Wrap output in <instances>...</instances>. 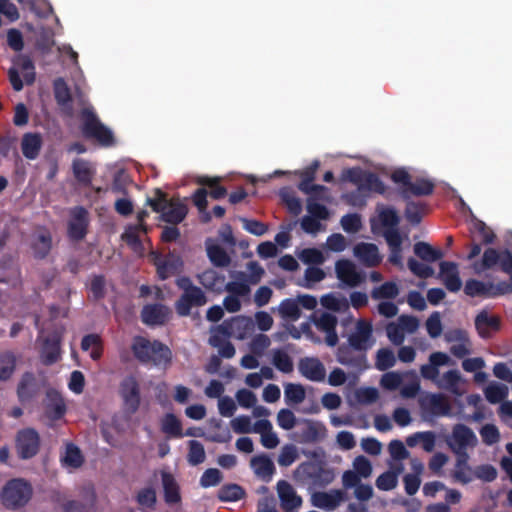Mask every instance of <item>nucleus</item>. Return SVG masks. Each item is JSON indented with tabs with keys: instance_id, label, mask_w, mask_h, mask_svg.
Wrapping results in <instances>:
<instances>
[{
	"instance_id": "nucleus-1",
	"label": "nucleus",
	"mask_w": 512,
	"mask_h": 512,
	"mask_svg": "<svg viewBox=\"0 0 512 512\" xmlns=\"http://www.w3.org/2000/svg\"><path fill=\"white\" fill-rule=\"evenodd\" d=\"M131 351L134 358L141 364L167 367L172 362V351L159 340L150 341L137 335L132 339Z\"/></svg>"
},
{
	"instance_id": "nucleus-2",
	"label": "nucleus",
	"mask_w": 512,
	"mask_h": 512,
	"mask_svg": "<svg viewBox=\"0 0 512 512\" xmlns=\"http://www.w3.org/2000/svg\"><path fill=\"white\" fill-rule=\"evenodd\" d=\"M147 204L154 212L161 213V219L169 224L181 223L188 213L187 206L179 199H168L167 193L157 188L153 198H147Z\"/></svg>"
},
{
	"instance_id": "nucleus-3",
	"label": "nucleus",
	"mask_w": 512,
	"mask_h": 512,
	"mask_svg": "<svg viewBox=\"0 0 512 512\" xmlns=\"http://www.w3.org/2000/svg\"><path fill=\"white\" fill-rule=\"evenodd\" d=\"M341 180L357 186L358 192H375L383 195L386 191L384 182L373 172L360 167H352L342 171Z\"/></svg>"
},
{
	"instance_id": "nucleus-4",
	"label": "nucleus",
	"mask_w": 512,
	"mask_h": 512,
	"mask_svg": "<svg viewBox=\"0 0 512 512\" xmlns=\"http://www.w3.org/2000/svg\"><path fill=\"white\" fill-rule=\"evenodd\" d=\"M500 266L503 273L507 274L512 281V252L508 249L498 251L495 248L485 249L482 258L472 263L473 271L480 275L484 271Z\"/></svg>"
},
{
	"instance_id": "nucleus-5",
	"label": "nucleus",
	"mask_w": 512,
	"mask_h": 512,
	"mask_svg": "<svg viewBox=\"0 0 512 512\" xmlns=\"http://www.w3.org/2000/svg\"><path fill=\"white\" fill-rule=\"evenodd\" d=\"M81 119L82 133L86 138L95 139L105 147L115 143L112 131L99 120L93 110L84 108L81 111Z\"/></svg>"
},
{
	"instance_id": "nucleus-6",
	"label": "nucleus",
	"mask_w": 512,
	"mask_h": 512,
	"mask_svg": "<svg viewBox=\"0 0 512 512\" xmlns=\"http://www.w3.org/2000/svg\"><path fill=\"white\" fill-rule=\"evenodd\" d=\"M32 496L31 485L23 479H12L1 492L2 503L6 508L17 509L28 503Z\"/></svg>"
},
{
	"instance_id": "nucleus-7",
	"label": "nucleus",
	"mask_w": 512,
	"mask_h": 512,
	"mask_svg": "<svg viewBox=\"0 0 512 512\" xmlns=\"http://www.w3.org/2000/svg\"><path fill=\"white\" fill-rule=\"evenodd\" d=\"M14 67L8 70V79L12 85V88L19 92L23 89V80L20 77L19 69L24 72V81L27 85H31L35 82L36 72L35 65L30 56L25 54H19L13 59Z\"/></svg>"
},
{
	"instance_id": "nucleus-8",
	"label": "nucleus",
	"mask_w": 512,
	"mask_h": 512,
	"mask_svg": "<svg viewBox=\"0 0 512 512\" xmlns=\"http://www.w3.org/2000/svg\"><path fill=\"white\" fill-rule=\"evenodd\" d=\"M15 448L18 457L23 460L36 456L40 449V436L34 428H24L17 432Z\"/></svg>"
},
{
	"instance_id": "nucleus-9",
	"label": "nucleus",
	"mask_w": 512,
	"mask_h": 512,
	"mask_svg": "<svg viewBox=\"0 0 512 512\" xmlns=\"http://www.w3.org/2000/svg\"><path fill=\"white\" fill-rule=\"evenodd\" d=\"M69 220L67 225V234L72 241H82L89 227V212L83 206H75L69 210Z\"/></svg>"
},
{
	"instance_id": "nucleus-10",
	"label": "nucleus",
	"mask_w": 512,
	"mask_h": 512,
	"mask_svg": "<svg viewBox=\"0 0 512 512\" xmlns=\"http://www.w3.org/2000/svg\"><path fill=\"white\" fill-rule=\"evenodd\" d=\"M297 471L301 473L311 483L320 488H324L333 482L335 474L332 469L326 468L313 462H304L300 464Z\"/></svg>"
},
{
	"instance_id": "nucleus-11",
	"label": "nucleus",
	"mask_w": 512,
	"mask_h": 512,
	"mask_svg": "<svg viewBox=\"0 0 512 512\" xmlns=\"http://www.w3.org/2000/svg\"><path fill=\"white\" fill-rule=\"evenodd\" d=\"M477 442L473 430L460 423L453 426L451 435L447 439V444L452 452L467 450L469 447L473 448L477 445Z\"/></svg>"
},
{
	"instance_id": "nucleus-12",
	"label": "nucleus",
	"mask_w": 512,
	"mask_h": 512,
	"mask_svg": "<svg viewBox=\"0 0 512 512\" xmlns=\"http://www.w3.org/2000/svg\"><path fill=\"white\" fill-rule=\"evenodd\" d=\"M120 395L127 412L134 414L140 406V387L134 376L124 378L120 384Z\"/></svg>"
},
{
	"instance_id": "nucleus-13",
	"label": "nucleus",
	"mask_w": 512,
	"mask_h": 512,
	"mask_svg": "<svg viewBox=\"0 0 512 512\" xmlns=\"http://www.w3.org/2000/svg\"><path fill=\"white\" fill-rule=\"evenodd\" d=\"M233 325H236L237 328H249L252 325V320L247 317L237 316L233 317L231 321H224L216 327L214 334L210 337V345L219 348L223 343L227 342L226 338L230 337L233 333Z\"/></svg>"
},
{
	"instance_id": "nucleus-14",
	"label": "nucleus",
	"mask_w": 512,
	"mask_h": 512,
	"mask_svg": "<svg viewBox=\"0 0 512 512\" xmlns=\"http://www.w3.org/2000/svg\"><path fill=\"white\" fill-rule=\"evenodd\" d=\"M208 299L200 287H195L182 293L175 303V309L179 316L186 317L191 313L192 307H201L207 303Z\"/></svg>"
},
{
	"instance_id": "nucleus-15",
	"label": "nucleus",
	"mask_w": 512,
	"mask_h": 512,
	"mask_svg": "<svg viewBox=\"0 0 512 512\" xmlns=\"http://www.w3.org/2000/svg\"><path fill=\"white\" fill-rule=\"evenodd\" d=\"M372 333V324L365 320H359L356 324L355 332L351 333L348 337V345L357 352L365 354L371 346Z\"/></svg>"
},
{
	"instance_id": "nucleus-16",
	"label": "nucleus",
	"mask_w": 512,
	"mask_h": 512,
	"mask_svg": "<svg viewBox=\"0 0 512 512\" xmlns=\"http://www.w3.org/2000/svg\"><path fill=\"white\" fill-rule=\"evenodd\" d=\"M44 412L45 416L52 421L60 420L66 413L65 401L55 389H49L46 392Z\"/></svg>"
},
{
	"instance_id": "nucleus-17",
	"label": "nucleus",
	"mask_w": 512,
	"mask_h": 512,
	"mask_svg": "<svg viewBox=\"0 0 512 512\" xmlns=\"http://www.w3.org/2000/svg\"><path fill=\"white\" fill-rule=\"evenodd\" d=\"M169 314V308L163 304H147L141 310V321L148 326H160L168 321Z\"/></svg>"
},
{
	"instance_id": "nucleus-18",
	"label": "nucleus",
	"mask_w": 512,
	"mask_h": 512,
	"mask_svg": "<svg viewBox=\"0 0 512 512\" xmlns=\"http://www.w3.org/2000/svg\"><path fill=\"white\" fill-rule=\"evenodd\" d=\"M313 322L317 329L324 332L326 334L325 343L329 347H334L337 345L339 338L336 332V327L338 324V319L335 315L323 312L320 314L318 318H314Z\"/></svg>"
},
{
	"instance_id": "nucleus-19",
	"label": "nucleus",
	"mask_w": 512,
	"mask_h": 512,
	"mask_svg": "<svg viewBox=\"0 0 512 512\" xmlns=\"http://www.w3.org/2000/svg\"><path fill=\"white\" fill-rule=\"evenodd\" d=\"M298 369L301 375L310 381L322 382L325 380V367L316 357H305L300 359Z\"/></svg>"
},
{
	"instance_id": "nucleus-20",
	"label": "nucleus",
	"mask_w": 512,
	"mask_h": 512,
	"mask_svg": "<svg viewBox=\"0 0 512 512\" xmlns=\"http://www.w3.org/2000/svg\"><path fill=\"white\" fill-rule=\"evenodd\" d=\"M355 351L350 345L342 344L337 348L336 359L342 365L363 370L367 366L366 354Z\"/></svg>"
},
{
	"instance_id": "nucleus-21",
	"label": "nucleus",
	"mask_w": 512,
	"mask_h": 512,
	"mask_svg": "<svg viewBox=\"0 0 512 512\" xmlns=\"http://www.w3.org/2000/svg\"><path fill=\"white\" fill-rule=\"evenodd\" d=\"M335 272L337 278L350 287L358 286L363 277L357 271L355 264L348 259H340L335 263Z\"/></svg>"
},
{
	"instance_id": "nucleus-22",
	"label": "nucleus",
	"mask_w": 512,
	"mask_h": 512,
	"mask_svg": "<svg viewBox=\"0 0 512 512\" xmlns=\"http://www.w3.org/2000/svg\"><path fill=\"white\" fill-rule=\"evenodd\" d=\"M53 92L57 105L70 116L73 112V97L64 78L58 77L53 81Z\"/></svg>"
},
{
	"instance_id": "nucleus-23",
	"label": "nucleus",
	"mask_w": 512,
	"mask_h": 512,
	"mask_svg": "<svg viewBox=\"0 0 512 512\" xmlns=\"http://www.w3.org/2000/svg\"><path fill=\"white\" fill-rule=\"evenodd\" d=\"M61 355V336L55 332L45 338L40 352L41 362L50 366L60 359Z\"/></svg>"
},
{
	"instance_id": "nucleus-24",
	"label": "nucleus",
	"mask_w": 512,
	"mask_h": 512,
	"mask_svg": "<svg viewBox=\"0 0 512 512\" xmlns=\"http://www.w3.org/2000/svg\"><path fill=\"white\" fill-rule=\"evenodd\" d=\"M277 491L281 506L286 512H292L301 506L302 498L297 495L295 489L289 482L280 480L277 483Z\"/></svg>"
},
{
	"instance_id": "nucleus-25",
	"label": "nucleus",
	"mask_w": 512,
	"mask_h": 512,
	"mask_svg": "<svg viewBox=\"0 0 512 512\" xmlns=\"http://www.w3.org/2000/svg\"><path fill=\"white\" fill-rule=\"evenodd\" d=\"M354 256L366 267H375L380 264L382 258L377 245L361 242L354 246Z\"/></svg>"
},
{
	"instance_id": "nucleus-26",
	"label": "nucleus",
	"mask_w": 512,
	"mask_h": 512,
	"mask_svg": "<svg viewBox=\"0 0 512 512\" xmlns=\"http://www.w3.org/2000/svg\"><path fill=\"white\" fill-rule=\"evenodd\" d=\"M421 407L434 416L448 415L451 409L448 399L440 393L428 394L421 400Z\"/></svg>"
},
{
	"instance_id": "nucleus-27",
	"label": "nucleus",
	"mask_w": 512,
	"mask_h": 512,
	"mask_svg": "<svg viewBox=\"0 0 512 512\" xmlns=\"http://www.w3.org/2000/svg\"><path fill=\"white\" fill-rule=\"evenodd\" d=\"M344 499L345 493L342 490L315 492L311 498L313 506L326 511L336 509Z\"/></svg>"
},
{
	"instance_id": "nucleus-28",
	"label": "nucleus",
	"mask_w": 512,
	"mask_h": 512,
	"mask_svg": "<svg viewBox=\"0 0 512 512\" xmlns=\"http://www.w3.org/2000/svg\"><path fill=\"white\" fill-rule=\"evenodd\" d=\"M39 393V385L32 372H25L17 387V395L21 403L31 401Z\"/></svg>"
},
{
	"instance_id": "nucleus-29",
	"label": "nucleus",
	"mask_w": 512,
	"mask_h": 512,
	"mask_svg": "<svg viewBox=\"0 0 512 512\" xmlns=\"http://www.w3.org/2000/svg\"><path fill=\"white\" fill-rule=\"evenodd\" d=\"M440 276L446 289L450 292H458L461 289L462 282L454 262L443 261L440 263Z\"/></svg>"
},
{
	"instance_id": "nucleus-30",
	"label": "nucleus",
	"mask_w": 512,
	"mask_h": 512,
	"mask_svg": "<svg viewBox=\"0 0 512 512\" xmlns=\"http://www.w3.org/2000/svg\"><path fill=\"white\" fill-rule=\"evenodd\" d=\"M501 322L498 316L489 315L487 311L482 310L475 318V328L481 338H488L491 332L500 329Z\"/></svg>"
},
{
	"instance_id": "nucleus-31",
	"label": "nucleus",
	"mask_w": 512,
	"mask_h": 512,
	"mask_svg": "<svg viewBox=\"0 0 512 512\" xmlns=\"http://www.w3.org/2000/svg\"><path fill=\"white\" fill-rule=\"evenodd\" d=\"M42 145L43 140L40 133H25L21 140L22 154L25 158L29 160H34L39 156Z\"/></svg>"
},
{
	"instance_id": "nucleus-32",
	"label": "nucleus",
	"mask_w": 512,
	"mask_h": 512,
	"mask_svg": "<svg viewBox=\"0 0 512 512\" xmlns=\"http://www.w3.org/2000/svg\"><path fill=\"white\" fill-rule=\"evenodd\" d=\"M72 171L75 179L82 186L89 187L92 184L95 169L89 161L82 158L74 159L72 162Z\"/></svg>"
},
{
	"instance_id": "nucleus-33",
	"label": "nucleus",
	"mask_w": 512,
	"mask_h": 512,
	"mask_svg": "<svg viewBox=\"0 0 512 512\" xmlns=\"http://www.w3.org/2000/svg\"><path fill=\"white\" fill-rule=\"evenodd\" d=\"M183 265L181 258L169 253L162 261L156 263L157 274L161 280H166L179 273Z\"/></svg>"
},
{
	"instance_id": "nucleus-34",
	"label": "nucleus",
	"mask_w": 512,
	"mask_h": 512,
	"mask_svg": "<svg viewBox=\"0 0 512 512\" xmlns=\"http://www.w3.org/2000/svg\"><path fill=\"white\" fill-rule=\"evenodd\" d=\"M199 283L208 291L220 294L224 291L225 276L213 269H207L198 276Z\"/></svg>"
},
{
	"instance_id": "nucleus-35",
	"label": "nucleus",
	"mask_w": 512,
	"mask_h": 512,
	"mask_svg": "<svg viewBox=\"0 0 512 512\" xmlns=\"http://www.w3.org/2000/svg\"><path fill=\"white\" fill-rule=\"evenodd\" d=\"M435 184L432 180L427 178H416L411 181L408 189H402L401 194L404 199H408L410 195L413 196H429L434 192Z\"/></svg>"
},
{
	"instance_id": "nucleus-36",
	"label": "nucleus",
	"mask_w": 512,
	"mask_h": 512,
	"mask_svg": "<svg viewBox=\"0 0 512 512\" xmlns=\"http://www.w3.org/2000/svg\"><path fill=\"white\" fill-rule=\"evenodd\" d=\"M162 485L164 490V500L167 504H177L181 500L180 488L174 476L169 472H162Z\"/></svg>"
},
{
	"instance_id": "nucleus-37",
	"label": "nucleus",
	"mask_w": 512,
	"mask_h": 512,
	"mask_svg": "<svg viewBox=\"0 0 512 512\" xmlns=\"http://www.w3.org/2000/svg\"><path fill=\"white\" fill-rule=\"evenodd\" d=\"M251 466L257 476L264 480H270L275 473L273 461L266 455L255 456L251 460Z\"/></svg>"
},
{
	"instance_id": "nucleus-38",
	"label": "nucleus",
	"mask_w": 512,
	"mask_h": 512,
	"mask_svg": "<svg viewBox=\"0 0 512 512\" xmlns=\"http://www.w3.org/2000/svg\"><path fill=\"white\" fill-rule=\"evenodd\" d=\"M414 253L424 262L433 263L443 258L444 254L441 249L434 248L427 242L419 241L414 244Z\"/></svg>"
},
{
	"instance_id": "nucleus-39",
	"label": "nucleus",
	"mask_w": 512,
	"mask_h": 512,
	"mask_svg": "<svg viewBox=\"0 0 512 512\" xmlns=\"http://www.w3.org/2000/svg\"><path fill=\"white\" fill-rule=\"evenodd\" d=\"M491 288L492 282L468 279L464 286V293L469 297L491 298Z\"/></svg>"
},
{
	"instance_id": "nucleus-40",
	"label": "nucleus",
	"mask_w": 512,
	"mask_h": 512,
	"mask_svg": "<svg viewBox=\"0 0 512 512\" xmlns=\"http://www.w3.org/2000/svg\"><path fill=\"white\" fill-rule=\"evenodd\" d=\"M81 349L83 351L92 349L90 357L95 361L99 360L103 354V341L100 335L95 333L85 335L81 340Z\"/></svg>"
},
{
	"instance_id": "nucleus-41",
	"label": "nucleus",
	"mask_w": 512,
	"mask_h": 512,
	"mask_svg": "<svg viewBox=\"0 0 512 512\" xmlns=\"http://www.w3.org/2000/svg\"><path fill=\"white\" fill-rule=\"evenodd\" d=\"M31 248L35 258H46L52 248L51 235L48 232L39 234L33 241Z\"/></svg>"
},
{
	"instance_id": "nucleus-42",
	"label": "nucleus",
	"mask_w": 512,
	"mask_h": 512,
	"mask_svg": "<svg viewBox=\"0 0 512 512\" xmlns=\"http://www.w3.org/2000/svg\"><path fill=\"white\" fill-rule=\"evenodd\" d=\"M207 256L215 267H227L231 258L226 250L218 244H209L206 246Z\"/></svg>"
},
{
	"instance_id": "nucleus-43",
	"label": "nucleus",
	"mask_w": 512,
	"mask_h": 512,
	"mask_svg": "<svg viewBox=\"0 0 512 512\" xmlns=\"http://www.w3.org/2000/svg\"><path fill=\"white\" fill-rule=\"evenodd\" d=\"M161 430L163 433L174 438L183 437L182 424L173 413L165 414L161 421Z\"/></svg>"
},
{
	"instance_id": "nucleus-44",
	"label": "nucleus",
	"mask_w": 512,
	"mask_h": 512,
	"mask_svg": "<svg viewBox=\"0 0 512 512\" xmlns=\"http://www.w3.org/2000/svg\"><path fill=\"white\" fill-rule=\"evenodd\" d=\"M245 496V490L238 484H225L217 493V497L221 502H235L241 500Z\"/></svg>"
},
{
	"instance_id": "nucleus-45",
	"label": "nucleus",
	"mask_w": 512,
	"mask_h": 512,
	"mask_svg": "<svg viewBox=\"0 0 512 512\" xmlns=\"http://www.w3.org/2000/svg\"><path fill=\"white\" fill-rule=\"evenodd\" d=\"M272 363L278 371L285 374L291 373L294 369L292 358L288 355L287 352L281 349H276L273 351Z\"/></svg>"
},
{
	"instance_id": "nucleus-46",
	"label": "nucleus",
	"mask_w": 512,
	"mask_h": 512,
	"mask_svg": "<svg viewBox=\"0 0 512 512\" xmlns=\"http://www.w3.org/2000/svg\"><path fill=\"white\" fill-rule=\"evenodd\" d=\"M64 466L77 469L84 463V457L81 450L74 444L70 443L66 446V452L61 459Z\"/></svg>"
},
{
	"instance_id": "nucleus-47",
	"label": "nucleus",
	"mask_w": 512,
	"mask_h": 512,
	"mask_svg": "<svg viewBox=\"0 0 512 512\" xmlns=\"http://www.w3.org/2000/svg\"><path fill=\"white\" fill-rule=\"evenodd\" d=\"M472 236H476V241L482 244H492L495 240L494 232L486 226L483 221L477 220L473 223L471 229Z\"/></svg>"
},
{
	"instance_id": "nucleus-48",
	"label": "nucleus",
	"mask_w": 512,
	"mask_h": 512,
	"mask_svg": "<svg viewBox=\"0 0 512 512\" xmlns=\"http://www.w3.org/2000/svg\"><path fill=\"white\" fill-rule=\"evenodd\" d=\"M279 314L286 320L296 321L301 316V310L297 300L287 298L279 305Z\"/></svg>"
},
{
	"instance_id": "nucleus-49",
	"label": "nucleus",
	"mask_w": 512,
	"mask_h": 512,
	"mask_svg": "<svg viewBox=\"0 0 512 512\" xmlns=\"http://www.w3.org/2000/svg\"><path fill=\"white\" fill-rule=\"evenodd\" d=\"M16 368V357L14 353L7 351L0 354V380L6 381L11 378Z\"/></svg>"
},
{
	"instance_id": "nucleus-50",
	"label": "nucleus",
	"mask_w": 512,
	"mask_h": 512,
	"mask_svg": "<svg viewBox=\"0 0 512 512\" xmlns=\"http://www.w3.org/2000/svg\"><path fill=\"white\" fill-rule=\"evenodd\" d=\"M148 226L145 223L129 226L122 234V239L131 247H140L141 239L139 232L147 233Z\"/></svg>"
},
{
	"instance_id": "nucleus-51",
	"label": "nucleus",
	"mask_w": 512,
	"mask_h": 512,
	"mask_svg": "<svg viewBox=\"0 0 512 512\" xmlns=\"http://www.w3.org/2000/svg\"><path fill=\"white\" fill-rule=\"evenodd\" d=\"M399 294V288L395 282L387 281L382 285L373 288L371 297L375 300L378 299H394Z\"/></svg>"
},
{
	"instance_id": "nucleus-52",
	"label": "nucleus",
	"mask_w": 512,
	"mask_h": 512,
	"mask_svg": "<svg viewBox=\"0 0 512 512\" xmlns=\"http://www.w3.org/2000/svg\"><path fill=\"white\" fill-rule=\"evenodd\" d=\"M220 178L201 177L198 183L210 189L209 195L215 200H220L227 195V189L220 185Z\"/></svg>"
},
{
	"instance_id": "nucleus-53",
	"label": "nucleus",
	"mask_w": 512,
	"mask_h": 512,
	"mask_svg": "<svg viewBox=\"0 0 512 512\" xmlns=\"http://www.w3.org/2000/svg\"><path fill=\"white\" fill-rule=\"evenodd\" d=\"M484 393L488 402L496 404L508 396V387L504 384L492 383L486 387Z\"/></svg>"
},
{
	"instance_id": "nucleus-54",
	"label": "nucleus",
	"mask_w": 512,
	"mask_h": 512,
	"mask_svg": "<svg viewBox=\"0 0 512 512\" xmlns=\"http://www.w3.org/2000/svg\"><path fill=\"white\" fill-rule=\"evenodd\" d=\"M378 217L385 229L398 228L400 217L393 207H382L378 212Z\"/></svg>"
},
{
	"instance_id": "nucleus-55",
	"label": "nucleus",
	"mask_w": 512,
	"mask_h": 512,
	"mask_svg": "<svg viewBox=\"0 0 512 512\" xmlns=\"http://www.w3.org/2000/svg\"><path fill=\"white\" fill-rule=\"evenodd\" d=\"M396 363V358L392 350L381 348L376 353L375 366L379 371H386L392 368Z\"/></svg>"
},
{
	"instance_id": "nucleus-56",
	"label": "nucleus",
	"mask_w": 512,
	"mask_h": 512,
	"mask_svg": "<svg viewBox=\"0 0 512 512\" xmlns=\"http://www.w3.org/2000/svg\"><path fill=\"white\" fill-rule=\"evenodd\" d=\"M189 446V452H188V462L193 465L197 466L205 461L206 454L204 446L201 442L197 440H190L188 442Z\"/></svg>"
},
{
	"instance_id": "nucleus-57",
	"label": "nucleus",
	"mask_w": 512,
	"mask_h": 512,
	"mask_svg": "<svg viewBox=\"0 0 512 512\" xmlns=\"http://www.w3.org/2000/svg\"><path fill=\"white\" fill-rule=\"evenodd\" d=\"M247 268L250 274L247 275L244 272H239L237 279L247 280L252 285L258 284L265 273L264 268L256 261L249 262Z\"/></svg>"
},
{
	"instance_id": "nucleus-58",
	"label": "nucleus",
	"mask_w": 512,
	"mask_h": 512,
	"mask_svg": "<svg viewBox=\"0 0 512 512\" xmlns=\"http://www.w3.org/2000/svg\"><path fill=\"white\" fill-rule=\"evenodd\" d=\"M224 291L229 295L235 297H246L250 294V283L247 280L238 279L237 281H230L224 285Z\"/></svg>"
},
{
	"instance_id": "nucleus-59",
	"label": "nucleus",
	"mask_w": 512,
	"mask_h": 512,
	"mask_svg": "<svg viewBox=\"0 0 512 512\" xmlns=\"http://www.w3.org/2000/svg\"><path fill=\"white\" fill-rule=\"evenodd\" d=\"M286 401L293 404H300L306 397V392L301 384L288 383L284 389Z\"/></svg>"
},
{
	"instance_id": "nucleus-60",
	"label": "nucleus",
	"mask_w": 512,
	"mask_h": 512,
	"mask_svg": "<svg viewBox=\"0 0 512 512\" xmlns=\"http://www.w3.org/2000/svg\"><path fill=\"white\" fill-rule=\"evenodd\" d=\"M280 196L282 201L287 206L288 211L297 216L302 211V204L298 197L295 196L294 192L288 190V189H282L280 191Z\"/></svg>"
},
{
	"instance_id": "nucleus-61",
	"label": "nucleus",
	"mask_w": 512,
	"mask_h": 512,
	"mask_svg": "<svg viewBox=\"0 0 512 512\" xmlns=\"http://www.w3.org/2000/svg\"><path fill=\"white\" fill-rule=\"evenodd\" d=\"M423 205L421 203H417L414 201H410L407 203L405 208V218L412 225H418L422 221L423 218Z\"/></svg>"
},
{
	"instance_id": "nucleus-62",
	"label": "nucleus",
	"mask_w": 512,
	"mask_h": 512,
	"mask_svg": "<svg viewBox=\"0 0 512 512\" xmlns=\"http://www.w3.org/2000/svg\"><path fill=\"white\" fill-rule=\"evenodd\" d=\"M407 266L409 270L419 278L426 279L434 275V269L431 266L421 263L413 257L408 259Z\"/></svg>"
},
{
	"instance_id": "nucleus-63",
	"label": "nucleus",
	"mask_w": 512,
	"mask_h": 512,
	"mask_svg": "<svg viewBox=\"0 0 512 512\" xmlns=\"http://www.w3.org/2000/svg\"><path fill=\"white\" fill-rule=\"evenodd\" d=\"M223 479L220 470L216 468H209L204 471L200 478V485L204 488L217 486Z\"/></svg>"
},
{
	"instance_id": "nucleus-64",
	"label": "nucleus",
	"mask_w": 512,
	"mask_h": 512,
	"mask_svg": "<svg viewBox=\"0 0 512 512\" xmlns=\"http://www.w3.org/2000/svg\"><path fill=\"white\" fill-rule=\"evenodd\" d=\"M480 435L484 444L491 446L500 440V433L494 424H485L480 429Z\"/></svg>"
}]
</instances>
